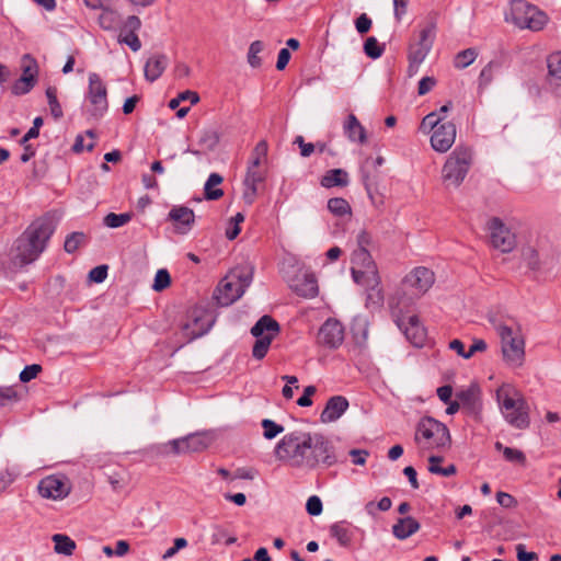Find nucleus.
<instances>
[{
  "instance_id": "1",
  "label": "nucleus",
  "mask_w": 561,
  "mask_h": 561,
  "mask_svg": "<svg viewBox=\"0 0 561 561\" xmlns=\"http://www.w3.org/2000/svg\"><path fill=\"white\" fill-rule=\"evenodd\" d=\"M275 454L278 459L297 467L331 466L336 461L330 439L317 432L294 431L286 434L276 445Z\"/></svg>"
},
{
  "instance_id": "2",
  "label": "nucleus",
  "mask_w": 561,
  "mask_h": 561,
  "mask_svg": "<svg viewBox=\"0 0 561 561\" xmlns=\"http://www.w3.org/2000/svg\"><path fill=\"white\" fill-rule=\"evenodd\" d=\"M501 341L503 359L513 367L522 366L525 358V340L520 325L514 320L493 323Z\"/></svg>"
},
{
  "instance_id": "3",
  "label": "nucleus",
  "mask_w": 561,
  "mask_h": 561,
  "mask_svg": "<svg viewBox=\"0 0 561 561\" xmlns=\"http://www.w3.org/2000/svg\"><path fill=\"white\" fill-rule=\"evenodd\" d=\"M497 402L506 422L515 428L529 426V408L524 397L511 386H502L496 391Z\"/></svg>"
},
{
  "instance_id": "4",
  "label": "nucleus",
  "mask_w": 561,
  "mask_h": 561,
  "mask_svg": "<svg viewBox=\"0 0 561 561\" xmlns=\"http://www.w3.org/2000/svg\"><path fill=\"white\" fill-rule=\"evenodd\" d=\"M251 282L252 270L248 266H237L220 280L215 299L220 306H229L242 297Z\"/></svg>"
},
{
  "instance_id": "5",
  "label": "nucleus",
  "mask_w": 561,
  "mask_h": 561,
  "mask_svg": "<svg viewBox=\"0 0 561 561\" xmlns=\"http://www.w3.org/2000/svg\"><path fill=\"white\" fill-rule=\"evenodd\" d=\"M414 442L422 450L445 449L450 446L451 438L444 423L424 416L416 424Z\"/></svg>"
},
{
  "instance_id": "6",
  "label": "nucleus",
  "mask_w": 561,
  "mask_h": 561,
  "mask_svg": "<svg viewBox=\"0 0 561 561\" xmlns=\"http://www.w3.org/2000/svg\"><path fill=\"white\" fill-rule=\"evenodd\" d=\"M283 277L291 290L304 298H314L318 295V282L313 273L302 271L295 259L283 263Z\"/></svg>"
},
{
  "instance_id": "7",
  "label": "nucleus",
  "mask_w": 561,
  "mask_h": 561,
  "mask_svg": "<svg viewBox=\"0 0 561 561\" xmlns=\"http://www.w3.org/2000/svg\"><path fill=\"white\" fill-rule=\"evenodd\" d=\"M508 20L522 30L539 32L547 25L549 18L543 11L524 0H513Z\"/></svg>"
},
{
  "instance_id": "8",
  "label": "nucleus",
  "mask_w": 561,
  "mask_h": 561,
  "mask_svg": "<svg viewBox=\"0 0 561 561\" xmlns=\"http://www.w3.org/2000/svg\"><path fill=\"white\" fill-rule=\"evenodd\" d=\"M472 163V151L466 147H457L447 158L443 170V180L448 185L458 187L467 176Z\"/></svg>"
},
{
  "instance_id": "9",
  "label": "nucleus",
  "mask_w": 561,
  "mask_h": 561,
  "mask_svg": "<svg viewBox=\"0 0 561 561\" xmlns=\"http://www.w3.org/2000/svg\"><path fill=\"white\" fill-rule=\"evenodd\" d=\"M252 335L256 339L253 345L252 355L262 359L267 354L272 341L279 333V324L270 316H263L251 329Z\"/></svg>"
},
{
  "instance_id": "10",
  "label": "nucleus",
  "mask_w": 561,
  "mask_h": 561,
  "mask_svg": "<svg viewBox=\"0 0 561 561\" xmlns=\"http://www.w3.org/2000/svg\"><path fill=\"white\" fill-rule=\"evenodd\" d=\"M87 101L90 104L89 111L94 118H101L108 108L106 87L96 73L89 75Z\"/></svg>"
},
{
  "instance_id": "11",
  "label": "nucleus",
  "mask_w": 561,
  "mask_h": 561,
  "mask_svg": "<svg viewBox=\"0 0 561 561\" xmlns=\"http://www.w3.org/2000/svg\"><path fill=\"white\" fill-rule=\"evenodd\" d=\"M210 437L205 433H195L186 437L173 439L163 446L161 453L182 455L186 453H198L206 449L210 444Z\"/></svg>"
},
{
  "instance_id": "12",
  "label": "nucleus",
  "mask_w": 561,
  "mask_h": 561,
  "mask_svg": "<svg viewBox=\"0 0 561 561\" xmlns=\"http://www.w3.org/2000/svg\"><path fill=\"white\" fill-rule=\"evenodd\" d=\"M488 230L493 248L503 253H508L516 247L515 233L500 218L490 219Z\"/></svg>"
},
{
  "instance_id": "13",
  "label": "nucleus",
  "mask_w": 561,
  "mask_h": 561,
  "mask_svg": "<svg viewBox=\"0 0 561 561\" xmlns=\"http://www.w3.org/2000/svg\"><path fill=\"white\" fill-rule=\"evenodd\" d=\"M56 230V222L49 215L43 216L34 220L24 231L30 240L39 248L43 253L47 247V242Z\"/></svg>"
},
{
  "instance_id": "14",
  "label": "nucleus",
  "mask_w": 561,
  "mask_h": 561,
  "mask_svg": "<svg viewBox=\"0 0 561 561\" xmlns=\"http://www.w3.org/2000/svg\"><path fill=\"white\" fill-rule=\"evenodd\" d=\"M434 273L424 266L412 270L403 280V285L411 291V296L419 298L424 295L434 284Z\"/></svg>"
},
{
  "instance_id": "15",
  "label": "nucleus",
  "mask_w": 561,
  "mask_h": 561,
  "mask_svg": "<svg viewBox=\"0 0 561 561\" xmlns=\"http://www.w3.org/2000/svg\"><path fill=\"white\" fill-rule=\"evenodd\" d=\"M436 34V21L431 19L421 30L419 41L410 47V58L413 62L422 64L433 47Z\"/></svg>"
},
{
  "instance_id": "16",
  "label": "nucleus",
  "mask_w": 561,
  "mask_h": 561,
  "mask_svg": "<svg viewBox=\"0 0 561 561\" xmlns=\"http://www.w3.org/2000/svg\"><path fill=\"white\" fill-rule=\"evenodd\" d=\"M22 76L12 87V92L16 95L28 93L36 83L38 75V65L35 58L25 54L21 58Z\"/></svg>"
},
{
  "instance_id": "17",
  "label": "nucleus",
  "mask_w": 561,
  "mask_h": 561,
  "mask_svg": "<svg viewBox=\"0 0 561 561\" xmlns=\"http://www.w3.org/2000/svg\"><path fill=\"white\" fill-rule=\"evenodd\" d=\"M396 323L414 346L421 347L424 345L426 330L417 316H396Z\"/></svg>"
},
{
  "instance_id": "18",
  "label": "nucleus",
  "mask_w": 561,
  "mask_h": 561,
  "mask_svg": "<svg viewBox=\"0 0 561 561\" xmlns=\"http://www.w3.org/2000/svg\"><path fill=\"white\" fill-rule=\"evenodd\" d=\"M211 317L202 309H194L188 320L183 324L182 330L188 340L197 339L207 333L211 327Z\"/></svg>"
},
{
  "instance_id": "19",
  "label": "nucleus",
  "mask_w": 561,
  "mask_h": 561,
  "mask_svg": "<svg viewBox=\"0 0 561 561\" xmlns=\"http://www.w3.org/2000/svg\"><path fill=\"white\" fill-rule=\"evenodd\" d=\"M42 252L23 232L14 242L11 255L14 264L26 265L34 262Z\"/></svg>"
},
{
  "instance_id": "20",
  "label": "nucleus",
  "mask_w": 561,
  "mask_h": 561,
  "mask_svg": "<svg viewBox=\"0 0 561 561\" xmlns=\"http://www.w3.org/2000/svg\"><path fill=\"white\" fill-rule=\"evenodd\" d=\"M317 341L328 348H337L344 341V327L335 319H328L318 332Z\"/></svg>"
},
{
  "instance_id": "21",
  "label": "nucleus",
  "mask_w": 561,
  "mask_h": 561,
  "mask_svg": "<svg viewBox=\"0 0 561 561\" xmlns=\"http://www.w3.org/2000/svg\"><path fill=\"white\" fill-rule=\"evenodd\" d=\"M352 276L354 282H362L369 272H378L368 249H355L352 254Z\"/></svg>"
},
{
  "instance_id": "22",
  "label": "nucleus",
  "mask_w": 561,
  "mask_h": 561,
  "mask_svg": "<svg viewBox=\"0 0 561 561\" xmlns=\"http://www.w3.org/2000/svg\"><path fill=\"white\" fill-rule=\"evenodd\" d=\"M267 172V168L247 167V172L243 180V199L248 205H251L254 202L259 185L265 181Z\"/></svg>"
},
{
  "instance_id": "23",
  "label": "nucleus",
  "mask_w": 561,
  "mask_h": 561,
  "mask_svg": "<svg viewBox=\"0 0 561 561\" xmlns=\"http://www.w3.org/2000/svg\"><path fill=\"white\" fill-rule=\"evenodd\" d=\"M456 139V126L451 122L440 124L431 136V146L437 152H447Z\"/></svg>"
},
{
  "instance_id": "24",
  "label": "nucleus",
  "mask_w": 561,
  "mask_h": 561,
  "mask_svg": "<svg viewBox=\"0 0 561 561\" xmlns=\"http://www.w3.org/2000/svg\"><path fill=\"white\" fill-rule=\"evenodd\" d=\"M547 68L548 84L557 96H561V51H554L547 57Z\"/></svg>"
},
{
  "instance_id": "25",
  "label": "nucleus",
  "mask_w": 561,
  "mask_h": 561,
  "mask_svg": "<svg viewBox=\"0 0 561 561\" xmlns=\"http://www.w3.org/2000/svg\"><path fill=\"white\" fill-rule=\"evenodd\" d=\"M370 275L363 277L362 282H355L366 288L367 304L381 305L383 301V291L380 286V276L378 272H369Z\"/></svg>"
},
{
  "instance_id": "26",
  "label": "nucleus",
  "mask_w": 561,
  "mask_h": 561,
  "mask_svg": "<svg viewBox=\"0 0 561 561\" xmlns=\"http://www.w3.org/2000/svg\"><path fill=\"white\" fill-rule=\"evenodd\" d=\"M348 408V401L342 396H334L327 402L324 410L321 413V421L324 423L334 422Z\"/></svg>"
},
{
  "instance_id": "27",
  "label": "nucleus",
  "mask_w": 561,
  "mask_h": 561,
  "mask_svg": "<svg viewBox=\"0 0 561 561\" xmlns=\"http://www.w3.org/2000/svg\"><path fill=\"white\" fill-rule=\"evenodd\" d=\"M169 219L173 221L181 233H186L194 224V213L185 206H175L169 213Z\"/></svg>"
},
{
  "instance_id": "28",
  "label": "nucleus",
  "mask_w": 561,
  "mask_h": 561,
  "mask_svg": "<svg viewBox=\"0 0 561 561\" xmlns=\"http://www.w3.org/2000/svg\"><path fill=\"white\" fill-rule=\"evenodd\" d=\"M169 64L168 57L162 54H156L148 58L145 65V77L150 82L156 81L165 70Z\"/></svg>"
},
{
  "instance_id": "29",
  "label": "nucleus",
  "mask_w": 561,
  "mask_h": 561,
  "mask_svg": "<svg viewBox=\"0 0 561 561\" xmlns=\"http://www.w3.org/2000/svg\"><path fill=\"white\" fill-rule=\"evenodd\" d=\"M344 134L350 141L365 144L366 130L354 114H350L343 125Z\"/></svg>"
},
{
  "instance_id": "30",
  "label": "nucleus",
  "mask_w": 561,
  "mask_h": 561,
  "mask_svg": "<svg viewBox=\"0 0 561 561\" xmlns=\"http://www.w3.org/2000/svg\"><path fill=\"white\" fill-rule=\"evenodd\" d=\"M69 480L64 474H53L42 479L37 491H70Z\"/></svg>"
},
{
  "instance_id": "31",
  "label": "nucleus",
  "mask_w": 561,
  "mask_h": 561,
  "mask_svg": "<svg viewBox=\"0 0 561 561\" xmlns=\"http://www.w3.org/2000/svg\"><path fill=\"white\" fill-rule=\"evenodd\" d=\"M420 529V524L412 517H404L398 520L392 527L396 538L403 540L415 534Z\"/></svg>"
},
{
  "instance_id": "32",
  "label": "nucleus",
  "mask_w": 561,
  "mask_h": 561,
  "mask_svg": "<svg viewBox=\"0 0 561 561\" xmlns=\"http://www.w3.org/2000/svg\"><path fill=\"white\" fill-rule=\"evenodd\" d=\"M99 24L105 31H116L122 24V15L118 11L105 7L99 15Z\"/></svg>"
},
{
  "instance_id": "33",
  "label": "nucleus",
  "mask_w": 561,
  "mask_h": 561,
  "mask_svg": "<svg viewBox=\"0 0 561 561\" xmlns=\"http://www.w3.org/2000/svg\"><path fill=\"white\" fill-rule=\"evenodd\" d=\"M268 145L266 140H260L253 148L248 167L267 168Z\"/></svg>"
},
{
  "instance_id": "34",
  "label": "nucleus",
  "mask_w": 561,
  "mask_h": 561,
  "mask_svg": "<svg viewBox=\"0 0 561 561\" xmlns=\"http://www.w3.org/2000/svg\"><path fill=\"white\" fill-rule=\"evenodd\" d=\"M456 398L460 401L461 405L470 411H476L479 405V390L476 387H469L456 393Z\"/></svg>"
},
{
  "instance_id": "35",
  "label": "nucleus",
  "mask_w": 561,
  "mask_h": 561,
  "mask_svg": "<svg viewBox=\"0 0 561 561\" xmlns=\"http://www.w3.org/2000/svg\"><path fill=\"white\" fill-rule=\"evenodd\" d=\"M219 139L220 136L217 129L203 128L199 131L197 144L202 150L213 151L217 147Z\"/></svg>"
},
{
  "instance_id": "36",
  "label": "nucleus",
  "mask_w": 561,
  "mask_h": 561,
  "mask_svg": "<svg viewBox=\"0 0 561 561\" xmlns=\"http://www.w3.org/2000/svg\"><path fill=\"white\" fill-rule=\"evenodd\" d=\"M330 535L337 540L341 546H348L352 541V530L345 522L335 523L330 527Z\"/></svg>"
},
{
  "instance_id": "37",
  "label": "nucleus",
  "mask_w": 561,
  "mask_h": 561,
  "mask_svg": "<svg viewBox=\"0 0 561 561\" xmlns=\"http://www.w3.org/2000/svg\"><path fill=\"white\" fill-rule=\"evenodd\" d=\"M347 184V173L342 169H333L325 173L321 180L324 187L344 186Z\"/></svg>"
},
{
  "instance_id": "38",
  "label": "nucleus",
  "mask_w": 561,
  "mask_h": 561,
  "mask_svg": "<svg viewBox=\"0 0 561 561\" xmlns=\"http://www.w3.org/2000/svg\"><path fill=\"white\" fill-rule=\"evenodd\" d=\"M224 179L218 173H211L206 183H205V197L209 201H217L224 195V191L221 188H213L222 183Z\"/></svg>"
},
{
  "instance_id": "39",
  "label": "nucleus",
  "mask_w": 561,
  "mask_h": 561,
  "mask_svg": "<svg viewBox=\"0 0 561 561\" xmlns=\"http://www.w3.org/2000/svg\"><path fill=\"white\" fill-rule=\"evenodd\" d=\"M55 552L64 556H71L76 549V542L67 535L56 534L53 536Z\"/></svg>"
},
{
  "instance_id": "40",
  "label": "nucleus",
  "mask_w": 561,
  "mask_h": 561,
  "mask_svg": "<svg viewBox=\"0 0 561 561\" xmlns=\"http://www.w3.org/2000/svg\"><path fill=\"white\" fill-rule=\"evenodd\" d=\"M265 45L262 41H254L250 44L247 59L252 68H259L262 65L260 54L264 50Z\"/></svg>"
},
{
  "instance_id": "41",
  "label": "nucleus",
  "mask_w": 561,
  "mask_h": 561,
  "mask_svg": "<svg viewBox=\"0 0 561 561\" xmlns=\"http://www.w3.org/2000/svg\"><path fill=\"white\" fill-rule=\"evenodd\" d=\"M131 213H110L104 217L103 222L108 228H119L128 224L131 220Z\"/></svg>"
},
{
  "instance_id": "42",
  "label": "nucleus",
  "mask_w": 561,
  "mask_h": 561,
  "mask_svg": "<svg viewBox=\"0 0 561 561\" xmlns=\"http://www.w3.org/2000/svg\"><path fill=\"white\" fill-rule=\"evenodd\" d=\"M328 209L335 216H345L351 214V206L346 199L342 197L331 198L328 202Z\"/></svg>"
},
{
  "instance_id": "43",
  "label": "nucleus",
  "mask_w": 561,
  "mask_h": 561,
  "mask_svg": "<svg viewBox=\"0 0 561 561\" xmlns=\"http://www.w3.org/2000/svg\"><path fill=\"white\" fill-rule=\"evenodd\" d=\"M522 257H523L524 263L531 271L540 270L541 263H540L539 254L535 248L527 247V248L523 249Z\"/></svg>"
},
{
  "instance_id": "44",
  "label": "nucleus",
  "mask_w": 561,
  "mask_h": 561,
  "mask_svg": "<svg viewBox=\"0 0 561 561\" xmlns=\"http://www.w3.org/2000/svg\"><path fill=\"white\" fill-rule=\"evenodd\" d=\"M84 241L85 234L83 232H72L66 238L64 249L67 253H73L84 243Z\"/></svg>"
},
{
  "instance_id": "45",
  "label": "nucleus",
  "mask_w": 561,
  "mask_h": 561,
  "mask_svg": "<svg viewBox=\"0 0 561 561\" xmlns=\"http://www.w3.org/2000/svg\"><path fill=\"white\" fill-rule=\"evenodd\" d=\"M478 53L473 48L465 49L457 54L455 58V67L459 69L467 68L470 66L477 58Z\"/></svg>"
},
{
  "instance_id": "46",
  "label": "nucleus",
  "mask_w": 561,
  "mask_h": 561,
  "mask_svg": "<svg viewBox=\"0 0 561 561\" xmlns=\"http://www.w3.org/2000/svg\"><path fill=\"white\" fill-rule=\"evenodd\" d=\"M443 119L442 116L438 115L436 112H432L427 114L421 122L420 130L423 134H430L431 131H434L438 126L440 121Z\"/></svg>"
},
{
  "instance_id": "47",
  "label": "nucleus",
  "mask_w": 561,
  "mask_h": 561,
  "mask_svg": "<svg viewBox=\"0 0 561 561\" xmlns=\"http://www.w3.org/2000/svg\"><path fill=\"white\" fill-rule=\"evenodd\" d=\"M46 96L48 100V105L50 108V113L55 118H60L62 116L61 106L57 100V89L55 87H48L46 89Z\"/></svg>"
},
{
  "instance_id": "48",
  "label": "nucleus",
  "mask_w": 561,
  "mask_h": 561,
  "mask_svg": "<svg viewBox=\"0 0 561 561\" xmlns=\"http://www.w3.org/2000/svg\"><path fill=\"white\" fill-rule=\"evenodd\" d=\"M171 285V276L170 273L164 270H158L154 276V280L152 284V289L154 291H162Z\"/></svg>"
},
{
  "instance_id": "49",
  "label": "nucleus",
  "mask_w": 561,
  "mask_h": 561,
  "mask_svg": "<svg viewBox=\"0 0 561 561\" xmlns=\"http://www.w3.org/2000/svg\"><path fill=\"white\" fill-rule=\"evenodd\" d=\"M440 461H442V458L436 457V456H431L430 459H428V470L432 473H439V474L445 476V477L455 473V471H456L455 466L450 465V466H448L446 468H442L440 465H439Z\"/></svg>"
},
{
  "instance_id": "50",
  "label": "nucleus",
  "mask_w": 561,
  "mask_h": 561,
  "mask_svg": "<svg viewBox=\"0 0 561 561\" xmlns=\"http://www.w3.org/2000/svg\"><path fill=\"white\" fill-rule=\"evenodd\" d=\"M141 27V21L136 15H129L124 22L122 21L119 34H135Z\"/></svg>"
},
{
  "instance_id": "51",
  "label": "nucleus",
  "mask_w": 561,
  "mask_h": 561,
  "mask_svg": "<svg viewBox=\"0 0 561 561\" xmlns=\"http://www.w3.org/2000/svg\"><path fill=\"white\" fill-rule=\"evenodd\" d=\"M364 51L368 57L377 59L382 55L383 47L379 45L376 37H368L364 44Z\"/></svg>"
},
{
  "instance_id": "52",
  "label": "nucleus",
  "mask_w": 561,
  "mask_h": 561,
  "mask_svg": "<svg viewBox=\"0 0 561 561\" xmlns=\"http://www.w3.org/2000/svg\"><path fill=\"white\" fill-rule=\"evenodd\" d=\"M261 424L264 430L263 435L266 439H273L284 432V427L282 425L270 419H264Z\"/></svg>"
},
{
  "instance_id": "53",
  "label": "nucleus",
  "mask_w": 561,
  "mask_h": 561,
  "mask_svg": "<svg viewBox=\"0 0 561 561\" xmlns=\"http://www.w3.org/2000/svg\"><path fill=\"white\" fill-rule=\"evenodd\" d=\"M117 41L121 44H126L133 51H138L141 48V42L137 33L118 34Z\"/></svg>"
},
{
  "instance_id": "54",
  "label": "nucleus",
  "mask_w": 561,
  "mask_h": 561,
  "mask_svg": "<svg viewBox=\"0 0 561 561\" xmlns=\"http://www.w3.org/2000/svg\"><path fill=\"white\" fill-rule=\"evenodd\" d=\"M306 510L308 514L312 516H318L322 513V502L319 496L312 495L308 499L306 503Z\"/></svg>"
},
{
  "instance_id": "55",
  "label": "nucleus",
  "mask_w": 561,
  "mask_h": 561,
  "mask_svg": "<svg viewBox=\"0 0 561 561\" xmlns=\"http://www.w3.org/2000/svg\"><path fill=\"white\" fill-rule=\"evenodd\" d=\"M503 455H504V458L510 462H514V463H524L525 462V456L518 449L505 447Z\"/></svg>"
},
{
  "instance_id": "56",
  "label": "nucleus",
  "mask_w": 561,
  "mask_h": 561,
  "mask_svg": "<svg viewBox=\"0 0 561 561\" xmlns=\"http://www.w3.org/2000/svg\"><path fill=\"white\" fill-rule=\"evenodd\" d=\"M41 370L42 367L37 364L26 366L20 374V380L23 382H28L30 380L36 378Z\"/></svg>"
},
{
  "instance_id": "57",
  "label": "nucleus",
  "mask_w": 561,
  "mask_h": 561,
  "mask_svg": "<svg viewBox=\"0 0 561 561\" xmlns=\"http://www.w3.org/2000/svg\"><path fill=\"white\" fill-rule=\"evenodd\" d=\"M107 276V266L106 265H99L93 267L89 272V278L90 280L94 283H102Z\"/></svg>"
},
{
  "instance_id": "58",
  "label": "nucleus",
  "mask_w": 561,
  "mask_h": 561,
  "mask_svg": "<svg viewBox=\"0 0 561 561\" xmlns=\"http://www.w3.org/2000/svg\"><path fill=\"white\" fill-rule=\"evenodd\" d=\"M436 84V80L433 77H423L417 87L419 95H425L428 93Z\"/></svg>"
},
{
  "instance_id": "59",
  "label": "nucleus",
  "mask_w": 561,
  "mask_h": 561,
  "mask_svg": "<svg viewBox=\"0 0 561 561\" xmlns=\"http://www.w3.org/2000/svg\"><path fill=\"white\" fill-rule=\"evenodd\" d=\"M355 27L359 34H365L371 27V20L367 16L366 13H363L356 19Z\"/></svg>"
},
{
  "instance_id": "60",
  "label": "nucleus",
  "mask_w": 561,
  "mask_h": 561,
  "mask_svg": "<svg viewBox=\"0 0 561 561\" xmlns=\"http://www.w3.org/2000/svg\"><path fill=\"white\" fill-rule=\"evenodd\" d=\"M368 455H369L368 451L365 450V449H352L350 451V456L352 458V462L354 465H357V466L365 465Z\"/></svg>"
},
{
  "instance_id": "61",
  "label": "nucleus",
  "mask_w": 561,
  "mask_h": 561,
  "mask_svg": "<svg viewBox=\"0 0 561 561\" xmlns=\"http://www.w3.org/2000/svg\"><path fill=\"white\" fill-rule=\"evenodd\" d=\"M316 393L314 386H308L304 390V394L297 400L300 407H310L312 404L311 396Z\"/></svg>"
},
{
  "instance_id": "62",
  "label": "nucleus",
  "mask_w": 561,
  "mask_h": 561,
  "mask_svg": "<svg viewBox=\"0 0 561 561\" xmlns=\"http://www.w3.org/2000/svg\"><path fill=\"white\" fill-rule=\"evenodd\" d=\"M255 474L256 471L252 468H239L232 473L231 481L237 479L252 480Z\"/></svg>"
},
{
  "instance_id": "63",
  "label": "nucleus",
  "mask_w": 561,
  "mask_h": 561,
  "mask_svg": "<svg viewBox=\"0 0 561 561\" xmlns=\"http://www.w3.org/2000/svg\"><path fill=\"white\" fill-rule=\"evenodd\" d=\"M496 502L506 508L516 505V500L512 496V493H495Z\"/></svg>"
},
{
  "instance_id": "64",
  "label": "nucleus",
  "mask_w": 561,
  "mask_h": 561,
  "mask_svg": "<svg viewBox=\"0 0 561 561\" xmlns=\"http://www.w3.org/2000/svg\"><path fill=\"white\" fill-rule=\"evenodd\" d=\"M356 249H368L373 243V239L369 232H367L366 230H360L356 237Z\"/></svg>"
}]
</instances>
